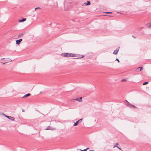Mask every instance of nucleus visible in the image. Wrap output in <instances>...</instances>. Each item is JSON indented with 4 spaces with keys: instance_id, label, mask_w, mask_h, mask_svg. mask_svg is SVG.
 Wrapping results in <instances>:
<instances>
[{
    "instance_id": "nucleus-8",
    "label": "nucleus",
    "mask_w": 151,
    "mask_h": 151,
    "mask_svg": "<svg viewBox=\"0 0 151 151\" xmlns=\"http://www.w3.org/2000/svg\"><path fill=\"white\" fill-rule=\"evenodd\" d=\"M118 51H119V50H115L114 51V52L113 54H115V55L117 54V53L118 52Z\"/></svg>"
},
{
    "instance_id": "nucleus-19",
    "label": "nucleus",
    "mask_w": 151,
    "mask_h": 151,
    "mask_svg": "<svg viewBox=\"0 0 151 151\" xmlns=\"http://www.w3.org/2000/svg\"><path fill=\"white\" fill-rule=\"evenodd\" d=\"M40 9V7H36V8H35V10H36V9Z\"/></svg>"
},
{
    "instance_id": "nucleus-11",
    "label": "nucleus",
    "mask_w": 151,
    "mask_h": 151,
    "mask_svg": "<svg viewBox=\"0 0 151 151\" xmlns=\"http://www.w3.org/2000/svg\"><path fill=\"white\" fill-rule=\"evenodd\" d=\"M148 83V82H145L143 84V85H146Z\"/></svg>"
},
{
    "instance_id": "nucleus-29",
    "label": "nucleus",
    "mask_w": 151,
    "mask_h": 151,
    "mask_svg": "<svg viewBox=\"0 0 151 151\" xmlns=\"http://www.w3.org/2000/svg\"><path fill=\"white\" fill-rule=\"evenodd\" d=\"M126 101L127 102L129 103L126 100Z\"/></svg>"
},
{
    "instance_id": "nucleus-18",
    "label": "nucleus",
    "mask_w": 151,
    "mask_h": 151,
    "mask_svg": "<svg viewBox=\"0 0 151 151\" xmlns=\"http://www.w3.org/2000/svg\"><path fill=\"white\" fill-rule=\"evenodd\" d=\"M115 60H117V61H118V63H119V60L118 59H117V58H116V59Z\"/></svg>"
},
{
    "instance_id": "nucleus-25",
    "label": "nucleus",
    "mask_w": 151,
    "mask_h": 151,
    "mask_svg": "<svg viewBox=\"0 0 151 151\" xmlns=\"http://www.w3.org/2000/svg\"><path fill=\"white\" fill-rule=\"evenodd\" d=\"M133 36V37L134 38H136V37H134V36Z\"/></svg>"
},
{
    "instance_id": "nucleus-17",
    "label": "nucleus",
    "mask_w": 151,
    "mask_h": 151,
    "mask_svg": "<svg viewBox=\"0 0 151 151\" xmlns=\"http://www.w3.org/2000/svg\"><path fill=\"white\" fill-rule=\"evenodd\" d=\"M121 81H126V80L125 79H122V80Z\"/></svg>"
},
{
    "instance_id": "nucleus-3",
    "label": "nucleus",
    "mask_w": 151,
    "mask_h": 151,
    "mask_svg": "<svg viewBox=\"0 0 151 151\" xmlns=\"http://www.w3.org/2000/svg\"><path fill=\"white\" fill-rule=\"evenodd\" d=\"M22 40V39H20L19 40H17L16 41V44L18 45H19Z\"/></svg>"
},
{
    "instance_id": "nucleus-2",
    "label": "nucleus",
    "mask_w": 151,
    "mask_h": 151,
    "mask_svg": "<svg viewBox=\"0 0 151 151\" xmlns=\"http://www.w3.org/2000/svg\"><path fill=\"white\" fill-rule=\"evenodd\" d=\"M3 114L6 117L8 118V119H10L12 121H14V118L13 117H12L11 116H7L6 115L4 114V113H3Z\"/></svg>"
},
{
    "instance_id": "nucleus-27",
    "label": "nucleus",
    "mask_w": 151,
    "mask_h": 151,
    "mask_svg": "<svg viewBox=\"0 0 151 151\" xmlns=\"http://www.w3.org/2000/svg\"><path fill=\"white\" fill-rule=\"evenodd\" d=\"M22 111H24V110L23 109L22 110Z\"/></svg>"
},
{
    "instance_id": "nucleus-24",
    "label": "nucleus",
    "mask_w": 151,
    "mask_h": 151,
    "mask_svg": "<svg viewBox=\"0 0 151 151\" xmlns=\"http://www.w3.org/2000/svg\"><path fill=\"white\" fill-rule=\"evenodd\" d=\"M106 13H111V12H106Z\"/></svg>"
},
{
    "instance_id": "nucleus-21",
    "label": "nucleus",
    "mask_w": 151,
    "mask_h": 151,
    "mask_svg": "<svg viewBox=\"0 0 151 151\" xmlns=\"http://www.w3.org/2000/svg\"><path fill=\"white\" fill-rule=\"evenodd\" d=\"M23 35V34L22 33L20 34L19 35V36L20 37V36H21L22 35Z\"/></svg>"
},
{
    "instance_id": "nucleus-13",
    "label": "nucleus",
    "mask_w": 151,
    "mask_h": 151,
    "mask_svg": "<svg viewBox=\"0 0 151 151\" xmlns=\"http://www.w3.org/2000/svg\"><path fill=\"white\" fill-rule=\"evenodd\" d=\"M130 106H132V107L133 108H136V107L135 106H134V105H130Z\"/></svg>"
},
{
    "instance_id": "nucleus-16",
    "label": "nucleus",
    "mask_w": 151,
    "mask_h": 151,
    "mask_svg": "<svg viewBox=\"0 0 151 151\" xmlns=\"http://www.w3.org/2000/svg\"><path fill=\"white\" fill-rule=\"evenodd\" d=\"M88 148H87L86 149H84V150H81V149H80V150H81V151H86V150H87L88 149Z\"/></svg>"
},
{
    "instance_id": "nucleus-7",
    "label": "nucleus",
    "mask_w": 151,
    "mask_h": 151,
    "mask_svg": "<svg viewBox=\"0 0 151 151\" xmlns=\"http://www.w3.org/2000/svg\"><path fill=\"white\" fill-rule=\"evenodd\" d=\"M82 97H80L79 99H78L77 98L76 99H75L76 100L78 101L79 102H82Z\"/></svg>"
},
{
    "instance_id": "nucleus-4",
    "label": "nucleus",
    "mask_w": 151,
    "mask_h": 151,
    "mask_svg": "<svg viewBox=\"0 0 151 151\" xmlns=\"http://www.w3.org/2000/svg\"><path fill=\"white\" fill-rule=\"evenodd\" d=\"M91 3L90 1H87V3H84L83 4V6L89 5H90Z\"/></svg>"
},
{
    "instance_id": "nucleus-5",
    "label": "nucleus",
    "mask_w": 151,
    "mask_h": 151,
    "mask_svg": "<svg viewBox=\"0 0 151 151\" xmlns=\"http://www.w3.org/2000/svg\"><path fill=\"white\" fill-rule=\"evenodd\" d=\"M26 19V18H23L22 19H21V20L19 19V22H24L25 21Z\"/></svg>"
},
{
    "instance_id": "nucleus-1",
    "label": "nucleus",
    "mask_w": 151,
    "mask_h": 151,
    "mask_svg": "<svg viewBox=\"0 0 151 151\" xmlns=\"http://www.w3.org/2000/svg\"><path fill=\"white\" fill-rule=\"evenodd\" d=\"M62 55L63 56L66 57H75V54L73 53H63L62 54Z\"/></svg>"
},
{
    "instance_id": "nucleus-12",
    "label": "nucleus",
    "mask_w": 151,
    "mask_h": 151,
    "mask_svg": "<svg viewBox=\"0 0 151 151\" xmlns=\"http://www.w3.org/2000/svg\"><path fill=\"white\" fill-rule=\"evenodd\" d=\"M54 5L55 6H56V7H57L58 6V4L57 3H55L54 4Z\"/></svg>"
},
{
    "instance_id": "nucleus-9",
    "label": "nucleus",
    "mask_w": 151,
    "mask_h": 151,
    "mask_svg": "<svg viewBox=\"0 0 151 151\" xmlns=\"http://www.w3.org/2000/svg\"><path fill=\"white\" fill-rule=\"evenodd\" d=\"M78 121H77L74 124H73V126H77L78 124Z\"/></svg>"
},
{
    "instance_id": "nucleus-28",
    "label": "nucleus",
    "mask_w": 151,
    "mask_h": 151,
    "mask_svg": "<svg viewBox=\"0 0 151 151\" xmlns=\"http://www.w3.org/2000/svg\"><path fill=\"white\" fill-rule=\"evenodd\" d=\"M4 59H5V58H4L2 59V60Z\"/></svg>"
},
{
    "instance_id": "nucleus-10",
    "label": "nucleus",
    "mask_w": 151,
    "mask_h": 151,
    "mask_svg": "<svg viewBox=\"0 0 151 151\" xmlns=\"http://www.w3.org/2000/svg\"><path fill=\"white\" fill-rule=\"evenodd\" d=\"M81 56L79 57H78V58H76V59H78L79 58H83L84 57V56L83 55H81Z\"/></svg>"
},
{
    "instance_id": "nucleus-6",
    "label": "nucleus",
    "mask_w": 151,
    "mask_h": 151,
    "mask_svg": "<svg viewBox=\"0 0 151 151\" xmlns=\"http://www.w3.org/2000/svg\"><path fill=\"white\" fill-rule=\"evenodd\" d=\"M30 95V94L29 93L27 94H25V95H24V96L22 97V98H26L27 97L29 96Z\"/></svg>"
},
{
    "instance_id": "nucleus-26",
    "label": "nucleus",
    "mask_w": 151,
    "mask_h": 151,
    "mask_svg": "<svg viewBox=\"0 0 151 151\" xmlns=\"http://www.w3.org/2000/svg\"><path fill=\"white\" fill-rule=\"evenodd\" d=\"M50 129L49 128H47L46 129Z\"/></svg>"
},
{
    "instance_id": "nucleus-20",
    "label": "nucleus",
    "mask_w": 151,
    "mask_h": 151,
    "mask_svg": "<svg viewBox=\"0 0 151 151\" xmlns=\"http://www.w3.org/2000/svg\"><path fill=\"white\" fill-rule=\"evenodd\" d=\"M82 120V119H81L79 120L78 121V122H79L81 121Z\"/></svg>"
},
{
    "instance_id": "nucleus-14",
    "label": "nucleus",
    "mask_w": 151,
    "mask_h": 151,
    "mask_svg": "<svg viewBox=\"0 0 151 151\" xmlns=\"http://www.w3.org/2000/svg\"><path fill=\"white\" fill-rule=\"evenodd\" d=\"M140 69V70H139V71H141V70L142 69V67H139V68H137L138 69Z\"/></svg>"
},
{
    "instance_id": "nucleus-23",
    "label": "nucleus",
    "mask_w": 151,
    "mask_h": 151,
    "mask_svg": "<svg viewBox=\"0 0 151 151\" xmlns=\"http://www.w3.org/2000/svg\"><path fill=\"white\" fill-rule=\"evenodd\" d=\"M117 147L119 149V150H121V148L119 147Z\"/></svg>"
},
{
    "instance_id": "nucleus-30",
    "label": "nucleus",
    "mask_w": 151,
    "mask_h": 151,
    "mask_svg": "<svg viewBox=\"0 0 151 151\" xmlns=\"http://www.w3.org/2000/svg\"><path fill=\"white\" fill-rule=\"evenodd\" d=\"M150 26H151V25Z\"/></svg>"
},
{
    "instance_id": "nucleus-15",
    "label": "nucleus",
    "mask_w": 151,
    "mask_h": 151,
    "mask_svg": "<svg viewBox=\"0 0 151 151\" xmlns=\"http://www.w3.org/2000/svg\"><path fill=\"white\" fill-rule=\"evenodd\" d=\"M118 145V143H117L116 144V145L114 146L113 148H114L115 147H117V145Z\"/></svg>"
},
{
    "instance_id": "nucleus-22",
    "label": "nucleus",
    "mask_w": 151,
    "mask_h": 151,
    "mask_svg": "<svg viewBox=\"0 0 151 151\" xmlns=\"http://www.w3.org/2000/svg\"><path fill=\"white\" fill-rule=\"evenodd\" d=\"M105 16H111L110 15H108V14H107L106 15H105Z\"/></svg>"
}]
</instances>
